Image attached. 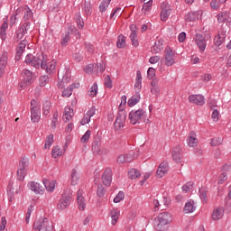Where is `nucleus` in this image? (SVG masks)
Wrapping results in <instances>:
<instances>
[{
	"label": "nucleus",
	"mask_w": 231,
	"mask_h": 231,
	"mask_svg": "<svg viewBox=\"0 0 231 231\" xmlns=\"http://www.w3.org/2000/svg\"><path fill=\"white\" fill-rule=\"evenodd\" d=\"M170 223H172V215L169 212H162L155 218V230L167 231Z\"/></svg>",
	"instance_id": "nucleus-1"
},
{
	"label": "nucleus",
	"mask_w": 231,
	"mask_h": 231,
	"mask_svg": "<svg viewBox=\"0 0 231 231\" xmlns=\"http://www.w3.org/2000/svg\"><path fill=\"white\" fill-rule=\"evenodd\" d=\"M44 62H46V55L43 53L36 54L35 56L33 54H27L25 57V63L36 68V69H39L40 67L44 68Z\"/></svg>",
	"instance_id": "nucleus-2"
},
{
	"label": "nucleus",
	"mask_w": 231,
	"mask_h": 231,
	"mask_svg": "<svg viewBox=\"0 0 231 231\" xmlns=\"http://www.w3.org/2000/svg\"><path fill=\"white\" fill-rule=\"evenodd\" d=\"M33 229L38 231H53V226L47 217H41L33 223Z\"/></svg>",
	"instance_id": "nucleus-3"
},
{
	"label": "nucleus",
	"mask_w": 231,
	"mask_h": 231,
	"mask_svg": "<svg viewBox=\"0 0 231 231\" xmlns=\"http://www.w3.org/2000/svg\"><path fill=\"white\" fill-rule=\"evenodd\" d=\"M146 112L143 109H138L136 111H131L129 113V120L133 125L140 124V122H145Z\"/></svg>",
	"instance_id": "nucleus-4"
},
{
	"label": "nucleus",
	"mask_w": 231,
	"mask_h": 231,
	"mask_svg": "<svg viewBox=\"0 0 231 231\" xmlns=\"http://www.w3.org/2000/svg\"><path fill=\"white\" fill-rule=\"evenodd\" d=\"M70 203H71V191L65 190L61 195L60 199L59 200L57 208L58 210H66V208L69 207Z\"/></svg>",
	"instance_id": "nucleus-5"
},
{
	"label": "nucleus",
	"mask_w": 231,
	"mask_h": 231,
	"mask_svg": "<svg viewBox=\"0 0 231 231\" xmlns=\"http://www.w3.org/2000/svg\"><path fill=\"white\" fill-rule=\"evenodd\" d=\"M28 172V159L23 158L20 161V168L17 171V180L23 181L26 177V173Z\"/></svg>",
	"instance_id": "nucleus-6"
},
{
	"label": "nucleus",
	"mask_w": 231,
	"mask_h": 231,
	"mask_svg": "<svg viewBox=\"0 0 231 231\" xmlns=\"http://www.w3.org/2000/svg\"><path fill=\"white\" fill-rule=\"evenodd\" d=\"M176 55L171 47H166L164 50V64L165 66H174L176 64V60L174 59Z\"/></svg>",
	"instance_id": "nucleus-7"
},
{
	"label": "nucleus",
	"mask_w": 231,
	"mask_h": 231,
	"mask_svg": "<svg viewBox=\"0 0 231 231\" xmlns=\"http://www.w3.org/2000/svg\"><path fill=\"white\" fill-rule=\"evenodd\" d=\"M36 104H37V101L35 100L31 101V106H32L31 120L34 124H36L37 122H39V120H41V110L39 109V107H37Z\"/></svg>",
	"instance_id": "nucleus-8"
},
{
	"label": "nucleus",
	"mask_w": 231,
	"mask_h": 231,
	"mask_svg": "<svg viewBox=\"0 0 231 231\" xmlns=\"http://www.w3.org/2000/svg\"><path fill=\"white\" fill-rule=\"evenodd\" d=\"M127 118V114L125 112L121 111L117 114L116 119L114 123V127L116 131L124 127L125 125V120Z\"/></svg>",
	"instance_id": "nucleus-9"
},
{
	"label": "nucleus",
	"mask_w": 231,
	"mask_h": 231,
	"mask_svg": "<svg viewBox=\"0 0 231 231\" xmlns=\"http://www.w3.org/2000/svg\"><path fill=\"white\" fill-rule=\"evenodd\" d=\"M172 160L176 162V163H181V160L183 159V148L181 145H177L173 147L171 151Z\"/></svg>",
	"instance_id": "nucleus-10"
},
{
	"label": "nucleus",
	"mask_w": 231,
	"mask_h": 231,
	"mask_svg": "<svg viewBox=\"0 0 231 231\" xmlns=\"http://www.w3.org/2000/svg\"><path fill=\"white\" fill-rule=\"evenodd\" d=\"M101 180L106 187L111 186V181H113V171L111 170V168H106L105 170Z\"/></svg>",
	"instance_id": "nucleus-11"
},
{
	"label": "nucleus",
	"mask_w": 231,
	"mask_h": 231,
	"mask_svg": "<svg viewBox=\"0 0 231 231\" xmlns=\"http://www.w3.org/2000/svg\"><path fill=\"white\" fill-rule=\"evenodd\" d=\"M195 43L197 44L199 51L203 52L205 50H207V39H205V35L196 34Z\"/></svg>",
	"instance_id": "nucleus-12"
},
{
	"label": "nucleus",
	"mask_w": 231,
	"mask_h": 231,
	"mask_svg": "<svg viewBox=\"0 0 231 231\" xmlns=\"http://www.w3.org/2000/svg\"><path fill=\"white\" fill-rule=\"evenodd\" d=\"M22 74L23 75V82L26 86H31L35 79V74L31 72L29 69H23Z\"/></svg>",
	"instance_id": "nucleus-13"
},
{
	"label": "nucleus",
	"mask_w": 231,
	"mask_h": 231,
	"mask_svg": "<svg viewBox=\"0 0 231 231\" xmlns=\"http://www.w3.org/2000/svg\"><path fill=\"white\" fill-rule=\"evenodd\" d=\"M188 100L190 104H195L196 106H204L205 105V97L201 95H190L188 97Z\"/></svg>",
	"instance_id": "nucleus-14"
},
{
	"label": "nucleus",
	"mask_w": 231,
	"mask_h": 231,
	"mask_svg": "<svg viewBox=\"0 0 231 231\" xmlns=\"http://www.w3.org/2000/svg\"><path fill=\"white\" fill-rule=\"evenodd\" d=\"M55 68H57V61L52 60L48 62V56H46V62H44V67H42V69H45L47 73H53L55 71Z\"/></svg>",
	"instance_id": "nucleus-15"
},
{
	"label": "nucleus",
	"mask_w": 231,
	"mask_h": 231,
	"mask_svg": "<svg viewBox=\"0 0 231 231\" xmlns=\"http://www.w3.org/2000/svg\"><path fill=\"white\" fill-rule=\"evenodd\" d=\"M28 188L35 194H44V187L41 186L40 183L35 181H31L28 183Z\"/></svg>",
	"instance_id": "nucleus-16"
},
{
	"label": "nucleus",
	"mask_w": 231,
	"mask_h": 231,
	"mask_svg": "<svg viewBox=\"0 0 231 231\" xmlns=\"http://www.w3.org/2000/svg\"><path fill=\"white\" fill-rule=\"evenodd\" d=\"M223 216H225V209L223 208H216L211 214V219L219 221V219L223 218Z\"/></svg>",
	"instance_id": "nucleus-17"
},
{
	"label": "nucleus",
	"mask_w": 231,
	"mask_h": 231,
	"mask_svg": "<svg viewBox=\"0 0 231 231\" xmlns=\"http://www.w3.org/2000/svg\"><path fill=\"white\" fill-rule=\"evenodd\" d=\"M169 172V163L162 162L156 171V174L159 178H163L165 174Z\"/></svg>",
	"instance_id": "nucleus-18"
},
{
	"label": "nucleus",
	"mask_w": 231,
	"mask_h": 231,
	"mask_svg": "<svg viewBox=\"0 0 231 231\" xmlns=\"http://www.w3.org/2000/svg\"><path fill=\"white\" fill-rule=\"evenodd\" d=\"M28 44V42L26 40H23L16 48V60H21V57L23 55V51H24L26 45Z\"/></svg>",
	"instance_id": "nucleus-19"
},
{
	"label": "nucleus",
	"mask_w": 231,
	"mask_h": 231,
	"mask_svg": "<svg viewBox=\"0 0 231 231\" xmlns=\"http://www.w3.org/2000/svg\"><path fill=\"white\" fill-rule=\"evenodd\" d=\"M83 194H84V191L80 189L77 192V201H78L79 210L86 209V201L84 199Z\"/></svg>",
	"instance_id": "nucleus-20"
},
{
	"label": "nucleus",
	"mask_w": 231,
	"mask_h": 231,
	"mask_svg": "<svg viewBox=\"0 0 231 231\" xmlns=\"http://www.w3.org/2000/svg\"><path fill=\"white\" fill-rule=\"evenodd\" d=\"M130 30L132 32L130 34L132 44L136 48V46H138V39H137L138 34H136V24H132L130 26Z\"/></svg>",
	"instance_id": "nucleus-21"
},
{
	"label": "nucleus",
	"mask_w": 231,
	"mask_h": 231,
	"mask_svg": "<svg viewBox=\"0 0 231 231\" xmlns=\"http://www.w3.org/2000/svg\"><path fill=\"white\" fill-rule=\"evenodd\" d=\"M134 160V157L131 154H122L117 157V163L122 165L123 163H131Z\"/></svg>",
	"instance_id": "nucleus-22"
},
{
	"label": "nucleus",
	"mask_w": 231,
	"mask_h": 231,
	"mask_svg": "<svg viewBox=\"0 0 231 231\" xmlns=\"http://www.w3.org/2000/svg\"><path fill=\"white\" fill-rule=\"evenodd\" d=\"M79 87H80V84L79 83L72 84L69 88H67L62 91V97L67 98L71 97V95H73V89L75 88L77 89Z\"/></svg>",
	"instance_id": "nucleus-23"
},
{
	"label": "nucleus",
	"mask_w": 231,
	"mask_h": 231,
	"mask_svg": "<svg viewBox=\"0 0 231 231\" xmlns=\"http://www.w3.org/2000/svg\"><path fill=\"white\" fill-rule=\"evenodd\" d=\"M162 12H161V20L162 21H167L169 19V15H171V9L165 5V4H162L161 5Z\"/></svg>",
	"instance_id": "nucleus-24"
},
{
	"label": "nucleus",
	"mask_w": 231,
	"mask_h": 231,
	"mask_svg": "<svg viewBox=\"0 0 231 231\" xmlns=\"http://www.w3.org/2000/svg\"><path fill=\"white\" fill-rule=\"evenodd\" d=\"M184 212L185 214H190L196 210V206H194V200L189 199L188 202H186L184 206Z\"/></svg>",
	"instance_id": "nucleus-25"
},
{
	"label": "nucleus",
	"mask_w": 231,
	"mask_h": 231,
	"mask_svg": "<svg viewBox=\"0 0 231 231\" xmlns=\"http://www.w3.org/2000/svg\"><path fill=\"white\" fill-rule=\"evenodd\" d=\"M92 151L94 154H107V149L106 148H100L97 143H92Z\"/></svg>",
	"instance_id": "nucleus-26"
},
{
	"label": "nucleus",
	"mask_w": 231,
	"mask_h": 231,
	"mask_svg": "<svg viewBox=\"0 0 231 231\" xmlns=\"http://www.w3.org/2000/svg\"><path fill=\"white\" fill-rule=\"evenodd\" d=\"M225 39H226V34L225 33V32L218 33V35L214 38L215 45L221 46V44L225 42Z\"/></svg>",
	"instance_id": "nucleus-27"
},
{
	"label": "nucleus",
	"mask_w": 231,
	"mask_h": 231,
	"mask_svg": "<svg viewBox=\"0 0 231 231\" xmlns=\"http://www.w3.org/2000/svg\"><path fill=\"white\" fill-rule=\"evenodd\" d=\"M189 147H196L198 145V138H196V132H190L188 139Z\"/></svg>",
	"instance_id": "nucleus-28"
},
{
	"label": "nucleus",
	"mask_w": 231,
	"mask_h": 231,
	"mask_svg": "<svg viewBox=\"0 0 231 231\" xmlns=\"http://www.w3.org/2000/svg\"><path fill=\"white\" fill-rule=\"evenodd\" d=\"M110 216L112 217V225H116V223H118V218L120 217V210H118V208L111 209Z\"/></svg>",
	"instance_id": "nucleus-29"
},
{
	"label": "nucleus",
	"mask_w": 231,
	"mask_h": 231,
	"mask_svg": "<svg viewBox=\"0 0 231 231\" xmlns=\"http://www.w3.org/2000/svg\"><path fill=\"white\" fill-rule=\"evenodd\" d=\"M55 180L50 181L48 179L43 180V185L48 192H53L55 190Z\"/></svg>",
	"instance_id": "nucleus-30"
},
{
	"label": "nucleus",
	"mask_w": 231,
	"mask_h": 231,
	"mask_svg": "<svg viewBox=\"0 0 231 231\" xmlns=\"http://www.w3.org/2000/svg\"><path fill=\"white\" fill-rule=\"evenodd\" d=\"M73 115H75L73 113V108H71L70 106L65 107V115L63 116V121L69 122V120L73 118Z\"/></svg>",
	"instance_id": "nucleus-31"
},
{
	"label": "nucleus",
	"mask_w": 231,
	"mask_h": 231,
	"mask_svg": "<svg viewBox=\"0 0 231 231\" xmlns=\"http://www.w3.org/2000/svg\"><path fill=\"white\" fill-rule=\"evenodd\" d=\"M163 50V41L159 40L155 42L154 45L152 47V52L153 53H160Z\"/></svg>",
	"instance_id": "nucleus-32"
},
{
	"label": "nucleus",
	"mask_w": 231,
	"mask_h": 231,
	"mask_svg": "<svg viewBox=\"0 0 231 231\" xmlns=\"http://www.w3.org/2000/svg\"><path fill=\"white\" fill-rule=\"evenodd\" d=\"M138 102H140V93H136L131 97V98L128 100V106L129 107H133L136 106Z\"/></svg>",
	"instance_id": "nucleus-33"
},
{
	"label": "nucleus",
	"mask_w": 231,
	"mask_h": 231,
	"mask_svg": "<svg viewBox=\"0 0 231 231\" xmlns=\"http://www.w3.org/2000/svg\"><path fill=\"white\" fill-rule=\"evenodd\" d=\"M208 194V191L206 188H200L199 189V198L202 201V203H208V197L207 196Z\"/></svg>",
	"instance_id": "nucleus-34"
},
{
	"label": "nucleus",
	"mask_w": 231,
	"mask_h": 231,
	"mask_svg": "<svg viewBox=\"0 0 231 231\" xmlns=\"http://www.w3.org/2000/svg\"><path fill=\"white\" fill-rule=\"evenodd\" d=\"M69 82H71V77H69L68 74H65L61 81L58 84V88L62 89V88H66Z\"/></svg>",
	"instance_id": "nucleus-35"
},
{
	"label": "nucleus",
	"mask_w": 231,
	"mask_h": 231,
	"mask_svg": "<svg viewBox=\"0 0 231 231\" xmlns=\"http://www.w3.org/2000/svg\"><path fill=\"white\" fill-rule=\"evenodd\" d=\"M8 29V22L5 21L1 26L0 35L2 41H6V30Z\"/></svg>",
	"instance_id": "nucleus-36"
},
{
	"label": "nucleus",
	"mask_w": 231,
	"mask_h": 231,
	"mask_svg": "<svg viewBox=\"0 0 231 231\" xmlns=\"http://www.w3.org/2000/svg\"><path fill=\"white\" fill-rule=\"evenodd\" d=\"M217 19L219 23H226V21H228V14L225 12H221L217 15Z\"/></svg>",
	"instance_id": "nucleus-37"
},
{
	"label": "nucleus",
	"mask_w": 231,
	"mask_h": 231,
	"mask_svg": "<svg viewBox=\"0 0 231 231\" xmlns=\"http://www.w3.org/2000/svg\"><path fill=\"white\" fill-rule=\"evenodd\" d=\"M140 171L136 169H132L128 171V178H130V180H136V178H140Z\"/></svg>",
	"instance_id": "nucleus-38"
},
{
	"label": "nucleus",
	"mask_w": 231,
	"mask_h": 231,
	"mask_svg": "<svg viewBox=\"0 0 231 231\" xmlns=\"http://www.w3.org/2000/svg\"><path fill=\"white\" fill-rule=\"evenodd\" d=\"M71 185H77L79 183V174H77V170L73 169L70 173Z\"/></svg>",
	"instance_id": "nucleus-39"
},
{
	"label": "nucleus",
	"mask_w": 231,
	"mask_h": 231,
	"mask_svg": "<svg viewBox=\"0 0 231 231\" xmlns=\"http://www.w3.org/2000/svg\"><path fill=\"white\" fill-rule=\"evenodd\" d=\"M196 19H198V14H196L194 12L188 13L185 15V21L188 23H193V21H196Z\"/></svg>",
	"instance_id": "nucleus-40"
},
{
	"label": "nucleus",
	"mask_w": 231,
	"mask_h": 231,
	"mask_svg": "<svg viewBox=\"0 0 231 231\" xmlns=\"http://www.w3.org/2000/svg\"><path fill=\"white\" fill-rule=\"evenodd\" d=\"M24 21H30V19H33V13L30 7H26L23 14Z\"/></svg>",
	"instance_id": "nucleus-41"
},
{
	"label": "nucleus",
	"mask_w": 231,
	"mask_h": 231,
	"mask_svg": "<svg viewBox=\"0 0 231 231\" xmlns=\"http://www.w3.org/2000/svg\"><path fill=\"white\" fill-rule=\"evenodd\" d=\"M51 107V102L50 101H45L43 103V106H42V111H43V115L45 116H48V115H50V109Z\"/></svg>",
	"instance_id": "nucleus-42"
},
{
	"label": "nucleus",
	"mask_w": 231,
	"mask_h": 231,
	"mask_svg": "<svg viewBox=\"0 0 231 231\" xmlns=\"http://www.w3.org/2000/svg\"><path fill=\"white\" fill-rule=\"evenodd\" d=\"M8 64V52H4L0 58V66L6 68Z\"/></svg>",
	"instance_id": "nucleus-43"
},
{
	"label": "nucleus",
	"mask_w": 231,
	"mask_h": 231,
	"mask_svg": "<svg viewBox=\"0 0 231 231\" xmlns=\"http://www.w3.org/2000/svg\"><path fill=\"white\" fill-rule=\"evenodd\" d=\"M117 48H125L126 42H125V37L124 35H119L116 42Z\"/></svg>",
	"instance_id": "nucleus-44"
},
{
	"label": "nucleus",
	"mask_w": 231,
	"mask_h": 231,
	"mask_svg": "<svg viewBox=\"0 0 231 231\" xmlns=\"http://www.w3.org/2000/svg\"><path fill=\"white\" fill-rule=\"evenodd\" d=\"M97 93H98V85L94 83L88 91L89 97H97Z\"/></svg>",
	"instance_id": "nucleus-45"
},
{
	"label": "nucleus",
	"mask_w": 231,
	"mask_h": 231,
	"mask_svg": "<svg viewBox=\"0 0 231 231\" xmlns=\"http://www.w3.org/2000/svg\"><path fill=\"white\" fill-rule=\"evenodd\" d=\"M58 122H59V112L56 111L52 116L51 127H52V129H56Z\"/></svg>",
	"instance_id": "nucleus-46"
},
{
	"label": "nucleus",
	"mask_w": 231,
	"mask_h": 231,
	"mask_svg": "<svg viewBox=\"0 0 231 231\" xmlns=\"http://www.w3.org/2000/svg\"><path fill=\"white\" fill-rule=\"evenodd\" d=\"M110 4H111V0H104L99 5L100 12L102 13L106 12V10H107Z\"/></svg>",
	"instance_id": "nucleus-47"
},
{
	"label": "nucleus",
	"mask_w": 231,
	"mask_h": 231,
	"mask_svg": "<svg viewBox=\"0 0 231 231\" xmlns=\"http://www.w3.org/2000/svg\"><path fill=\"white\" fill-rule=\"evenodd\" d=\"M208 106L210 109V111L214 110V109H219V106H217V102H216V100L209 98L208 100Z\"/></svg>",
	"instance_id": "nucleus-48"
},
{
	"label": "nucleus",
	"mask_w": 231,
	"mask_h": 231,
	"mask_svg": "<svg viewBox=\"0 0 231 231\" xmlns=\"http://www.w3.org/2000/svg\"><path fill=\"white\" fill-rule=\"evenodd\" d=\"M152 6V0H148L147 2L144 3L143 6V12L144 14H147V12L151 10Z\"/></svg>",
	"instance_id": "nucleus-49"
},
{
	"label": "nucleus",
	"mask_w": 231,
	"mask_h": 231,
	"mask_svg": "<svg viewBox=\"0 0 231 231\" xmlns=\"http://www.w3.org/2000/svg\"><path fill=\"white\" fill-rule=\"evenodd\" d=\"M51 143H53V134H50L47 136L44 149H50V147H51Z\"/></svg>",
	"instance_id": "nucleus-50"
},
{
	"label": "nucleus",
	"mask_w": 231,
	"mask_h": 231,
	"mask_svg": "<svg viewBox=\"0 0 231 231\" xmlns=\"http://www.w3.org/2000/svg\"><path fill=\"white\" fill-rule=\"evenodd\" d=\"M83 12L86 15H91V4L89 2H85Z\"/></svg>",
	"instance_id": "nucleus-51"
},
{
	"label": "nucleus",
	"mask_w": 231,
	"mask_h": 231,
	"mask_svg": "<svg viewBox=\"0 0 231 231\" xmlns=\"http://www.w3.org/2000/svg\"><path fill=\"white\" fill-rule=\"evenodd\" d=\"M210 143L213 147H217V145H221L223 143V139L221 137H215L211 140Z\"/></svg>",
	"instance_id": "nucleus-52"
},
{
	"label": "nucleus",
	"mask_w": 231,
	"mask_h": 231,
	"mask_svg": "<svg viewBox=\"0 0 231 231\" xmlns=\"http://www.w3.org/2000/svg\"><path fill=\"white\" fill-rule=\"evenodd\" d=\"M48 82H50V78L48 76L44 75V76L40 77L41 88H44V86H46V84H48Z\"/></svg>",
	"instance_id": "nucleus-53"
},
{
	"label": "nucleus",
	"mask_w": 231,
	"mask_h": 231,
	"mask_svg": "<svg viewBox=\"0 0 231 231\" xmlns=\"http://www.w3.org/2000/svg\"><path fill=\"white\" fill-rule=\"evenodd\" d=\"M52 158H59V156H62V150H60V148H59V146H56L53 150H52Z\"/></svg>",
	"instance_id": "nucleus-54"
},
{
	"label": "nucleus",
	"mask_w": 231,
	"mask_h": 231,
	"mask_svg": "<svg viewBox=\"0 0 231 231\" xmlns=\"http://www.w3.org/2000/svg\"><path fill=\"white\" fill-rule=\"evenodd\" d=\"M76 23H77L78 28H79V30H82V28H84V20H82V17L80 16V14H77Z\"/></svg>",
	"instance_id": "nucleus-55"
},
{
	"label": "nucleus",
	"mask_w": 231,
	"mask_h": 231,
	"mask_svg": "<svg viewBox=\"0 0 231 231\" xmlns=\"http://www.w3.org/2000/svg\"><path fill=\"white\" fill-rule=\"evenodd\" d=\"M97 194L98 198H104V196L106 195V189L104 188V186L102 185L97 186Z\"/></svg>",
	"instance_id": "nucleus-56"
},
{
	"label": "nucleus",
	"mask_w": 231,
	"mask_h": 231,
	"mask_svg": "<svg viewBox=\"0 0 231 231\" xmlns=\"http://www.w3.org/2000/svg\"><path fill=\"white\" fill-rule=\"evenodd\" d=\"M124 198H125L124 191H119V193L114 199V203H120Z\"/></svg>",
	"instance_id": "nucleus-57"
},
{
	"label": "nucleus",
	"mask_w": 231,
	"mask_h": 231,
	"mask_svg": "<svg viewBox=\"0 0 231 231\" xmlns=\"http://www.w3.org/2000/svg\"><path fill=\"white\" fill-rule=\"evenodd\" d=\"M105 86L111 89L113 88V80H111V77L109 75L105 77Z\"/></svg>",
	"instance_id": "nucleus-58"
},
{
	"label": "nucleus",
	"mask_w": 231,
	"mask_h": 231,
	"mask_svg": "<svg viewBox=\"0 0 231 231\" xmlns=\"http://www.w3.org/2000/svg\"><path fill=\"white\" fill-rule=\"evenodd\" d=\"M91 138V130H88L85 134L81 137V143H86Z\"/></svg>",
	"instance_id": "nucleus-59"
},
{
	"label": "nucleus",
	"mask_w": 231,
	"mask_h": 231,
	"mask_svg": "<svg viewBox=\"0 0 231 231\" xmlns=\"http://www.w3.org/2000/svg\"><path fill=\"white\" fill-rule=\"evenodd\" d=\"M219 108H217V109H214V110H211L213 111L212 112V115H211V118L214 122H217V120H219Z\"/></svg>",
	"instance_id": "nucleus-60"
},
{
	"label": "nucleus",
	"mask_w": 231,
	"mask_h": 231,
	"mask_svg": "<svg viewBox=\"0 0 231 231\" xmlns=\"http://www.w3.org/2000/svg\"><path fill=\"white\" fill-rule=\"evenodd\" d=\"M31 23L30 22H26L23 24V26H21L19 28V30H23V33H28V32L30 31V26H31Z\"/></svg>",
	"instance_id": "nucleus-61"
},
{
	"label": "nucleus",
	"mask_w": 231,
	"mask_h": 231,
	"mask_svg": "<svg viewBox=\"0 0 231 231\" xmlns=\"http://www.w3.org/2000/svg\"><path fill=\"white\" fill-rule=\"evenodd\" d=\"M226 180H228L226 172H222L218 178V184L223 185V183L226 181Z\"/></svg>",
	"instance_id": "nucleus-62"
},
{
	"label": "nucleus",
	"mask_w": 231,
	"mask_h": 231,
	"mask_svg": "<svg viewBox=\"0 0 231 231\" xmlns=\"http://www.w3.org/2000/svg\"><path fill=\"white\" fill-rule=\"evenodd\" d=\"M97 71H99L100 73H104L106 71V63L104 61H101L99 64L96 65Z\"/></svg>",
	"instance_id": "nucleus-63"
},
{
	"label": "nucleus",
	"mask_w": 231,
	"mask_h": 231,
	"mask_svg": "<svg viewBox=\"0 0 231 231\" xmlns=\"http://www.w3.org/2000/svg\"><path fill=\"white\" fill-rule=\"evenodd\" d=\"M192 187H194V182H188L184 186H182V190L184 192H189V190H191Z\"/></svg>",
	"instance_id": "nucleus-64"
}]
</instances>
